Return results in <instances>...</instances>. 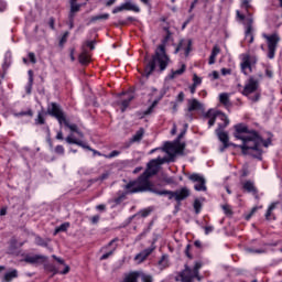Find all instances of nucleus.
I'll list each match as a JSON object with an SVG mask.
<instances>
[{"label":"nucleus","instance_id":"nucleus-33","mask_svg":"<svg viewBox=\"0 0 282 282\" xmlns=\"http://www.w3.org/2000/svg\"><path fill=\"white\" fill-rule=\"evenodd\" d=\"M219 102L225 107H230V95H228V93H221L219 95Z\"/></svg>","mask_w":282,"mask_h":282},{"label":"nucleus","instance_id":"nucleus-62","mask_svg":"<svg viewBox=\"0 0 282 282\" xmlns=\"http://www.w3.org/2000/svg\"><path fill=\"white\" fill-rule=\"evenodd\" d=\"M184 98H185L184 91H181L177 95L176 100H177V102H184Z\"/></svg>","mask_w":282,"mask_h":282},{"label":"nucleus","instance_id":"nucleus-41","mask_svg":"<svg viewBox=\"0 0 282 282\" xmlns=\"http://www.w3.org/2000/svg\"><path fill=\"white\" fill-rule=\"evenodd\" d=\"M151 213H153V208L148 207L144 209H141L137 215H140V217H142L143 219L149 217V215H151Z\"/></svg>","mask_w":282,"mask_h":282},{"label":"nucleus","instance_id":"nucleus-28","mask_svg":"<svg viewBox=\"0 0 282 282\" xmlns=\"http://www.w3.org/2000/svg\"><path fill=\"white\" fill-rule=\"evenodd\" d=\"M78 61L80 65H89V63H91V57L87 51H83L78 56Z\"/></svg>","mask_w":282,"mask_h":282},{"label":"nucleus","instance_id":"nucleus-31","mask_svg":"<svg viewBox=\"0 0 282 282\" xmlns=\"http://www.w3.org/2000/svg\"><path fill=\"white\" fill-rule=\"evenodd\" d=\"M138 279H140V272L132 271L124 276L123 282H138Z\"/></svg>","mask_w":282,"mask_h":282},{"label":"nucleus","instance_id":"nucleus-30","mask_svg":"<svg viewBox=\"0 0 282 282\" xmlns=\"http://www.w3.org/2000/svg\"><path fill=\"white\" fill-rule=\"evenodd\" d=\"M50 241H52V239L50 238L45 239L41 236L35 237V245L40 246L41 248H47L50 246Z\"/></svg>","mask_w":282,"mask_h":282},{"label":"nucleus","instance_id":"nucleus-37","mask_svg":"<svg viewBox=\"0 0 282 282\" xmlns=\"http://www.w3.org/2000/svg\"><path fill=\"white\" fill-rule=\"evenodd\" d=\"M108 19H109V13L94 15L90 18V23H96V21H107Z\"/></svg>","mask_w":282,"mask_h":282},{"label":"nucleus","instance_id":"nucleus-60","mask_svg":"<svg viewBox=\"0 0 282 282\" xmlns=\"http://www.w3.org/2000/svg\"><path fill=\"white\" fill-rule=\"evenodd\" d=\"M191 248H193V246L187 245L185 249V254L188 257V259H193V254H191Z\"/></svg>","mask_w":282,"mask_h":282},{"label":"nucleus","instance_id":"nucleus-40","mask_svg":"<svg viewBox=\"0 0 282 282\" xmlns=\"http://www.w3.org/2000/svg\"><path fill=\"white\" fill-rule=\"evenodd\" d=\"M221 113L223 112H220V111H215L213 109H209L207 112H205L204 118H208V119L217 118V116H221Z\"/></svg>","mask_w":282,"mask_h":282},{"label":"nucleus","instance_id":"nucleus-35","mask_svg":"<svg viewBox=\"0 0 282 282\" xmlns=\"http://www.w3.org/2000/svg\"><path fill=\"white\" fill-rule=\"evenodd\" d=\"M158 265L160 267V270H166V268H169V256L163 254L159 260Z\"/></svg>","mask_w":282,"mask_h":282},{"label":"nucleus","instance_id":"nucleus-16","mask_svg":"<svg viewBox=\"0 0 282 282\" xmlns=\"http://www.w3.org/2000/svg\"><path fill=\"white\" fill-rule=\"evenodd\" d=\"M252 130H249L248 129V126L243 124V123H238L235 126V132H234V138H236V140H245V138L247 135H243V133H249L250 135V132Z\"/></svg>","mask_w":282,"mask_h":282},{"label":"nucleus","instance_id":"nucleus-1","mask_svg":"<svg viewBox=\"0 0 282 282\" xmlns=\"http://www.w3.org/2000/svg\"><path fill=\"white\" fill-rule=\"evenodd\" d=\"M153 175H158V162L155 160L149 162L148 170H145L137 180L130 181L124 185V191L132 193V195L135 193H154V195L167 197L170 200L175 199V208H180L182 202L191 197V189H188V187H181L176 191L158 189L155 185L150 182Z\"/></svg>","mask_w":282,"mask_h":282},{"label":"nucleus","instance_id":"nucleus-24","mask_svg":"<svg viewBox=\"0 0 282 282\" xmlns=\"http://www.w3.org/2000/svg\"><path fill=\"white\" fill-rule=\"evenodd\" d=\"M117 197H115L113 202L117 206H119V204L123 200V199H127V196L128 195H133V193L129 192V189H126L124 192L122 191H119L117 193Z\"/></svg>","mask_w":282,"mask_h":282},{"label":"nucleus","instance_id":"nucleus-14","mask_svg":"<svg viewBox=\"0 0 282 282\" xmlns=\"http://www.w3.org/2000/svg\"><path fill=\"white\" fill-rule=\"evenodd\" d=\"M119 240L120 239L115 238L110 242H108V245H106L105 247L101 248V250H109V248H111V249L100 257V261H107V259H109V257H111L113 254V252H116L118 245H115V243H117V241H119Z\"/></svg>","mask_w":282,"mask_h":282},{"label":"nucleus","instance_id":"nucleus-44","mask_svg":"<svg viewBox=\"0 0 282 282\" xmlns=\"http://www.w3.org/2000/svg\"><path fill=\"white\" fill-rule=\"evenodd\" d=\"M276 208V203H272L269 207L268 210L265 213V219L268 221H270V217H272V210H274Z\"/></svg>","mask_w":282,"mask_h":282},{"label":"nucleus","instance_id":"nucleus-15","mask_svg":"<svg viewBox=\"0 0 282 282\" xmlns=\"http://www.w3.org/2000/svg\"><path fill=\"white\" fill-rule=\"evenodd\" d=\"M123 10H127L128 12H140V7L131 3L130 1L122 3L119 7H116L112 10V14H118V12H122Z\"/></svg>","mask_w":282,"mask_h":282},{"label":"nucleus","instance_id":"nucleus-4","mask_svg":"<svg viewBox=\"0 0 282 282\" xmlns=\"http://www.w3.org/2000/svg\"><path fill=\"white\" fill-rule=\"evenodd\" d=\"M47 113L52 118H56L59 127L65 126L66 129H69L72 133H77V135H83V132L78 130V126L76 123H70L69 119H67V115H65V111L63 110V107L58 102L52 101L47 106Z\"/></svg>","mask_w":282,"mask_h":282},{"label":"nucleus","instance_id":"nucleus-10","mask_svg":"<svg viewBox=\"0 0 282 282\" xmlns=\"http://www.w3.org/2000/svg\"><path fill=\"white\" fill-rule=\"evenodd\" d=\"M257 57H252L249 54L245 55L241 63V72L245 76L252 74V65H256Z\"/></svg>","mask_w":282,"mask_h":282},{"label":"nucleus","instance_id":"nucleus-6","mask_svg":"<svg viewBox=\"0 0 282 282\" xmlns=\"http://www.w3.org/2000/svg\"><path fill=\"white\" fill-rule=\"evenodd\" d=\"M237 19H239V21H245L243 25L246 26V31H245V36L248 40L249 44L254 43V34L252 33V25L254 23V18L252 17V13H248V15L246 17L243 13L237 11Z\"/></svg>","mask_w":282,"mask_h":282},{"label":"nucleus","instance_id":"nucleus-64","mask_svg":"<svg viewBox=\"0 0 282 282\" xmlns=\"http://www.w3.org/2000/svg\"><path fill=\"white\" fill-rule=\"evenodd\" d=\"M242 8H246L247 12L250 10V0H243L242 1Z\"/></svg>","mask_w":282,"mask_h":282},{"label":"nucleus","instance_id":"nucleus-56","mask_svg":"<svg viewBox=\"0 0 282 282\" xmlns=\"http://www.w3.org/2000/svg\"><path fill=\"white\" fill-rule=\"evenodd\" d=\"M261 144L268 149V147L272 145V139L271 138H268L267 140H263L261 141Z\"/></svg>","mask_w":282,"mask_h":282},{"label":"nucleus","instance_id":"nucleus-9","mask_svg":"<svg viewBox=\"0 0 282 282\" xmlns=\"http://www.w3.org/2000/svg\"><path fill=\"white\" fill-rule=\"evenodd\" d=\"M216 135L218 137V140L223 143V147L219 148L220 153H224L226 149L229 147H234V149H237L239 144L230 142V138L228 137V132L219 131L216 132Z\"/></svg>","mask_w":282,"mask_h":282},{"label":"nucleus","instance_id":"nucleus-58","mask_svg":"<svg viewBox=\"0 0 282 282\" xmlns=\"http://www.w3.org/2000/svg\"><path fill=\"white\" fill-rule=\"evenodd\" d=\"M29 61L33 64L36 65V55L32 52L29 53Z\"/></svg>","mask_w":282,"mask_h":282},{"label":"nucleus","instance_id":"nucleus-48","mask_svg":"<svg viewBox=\"0 0 282 282\" xmlns=\"http://www.w3.org/2000/svg\"><path fill=\"white\" fill-rule=\"evenodd\" d=\"M120 153H121L120 151L113 150L109 154H104V158H106V160H111L113 158H118V155H120Z\"/></svg>","mask_w":282,"mask_h":282},{"label":"nucleus","instance_id":"nucleus-34","mask_svg":"<svg viewBox=\"0 0 282 282\" xmlns=\"http://www.w3.org/2000/svg\"><path fill=\"white\" fill-rule=\"evenodd\" d=\"M159 102H160V100H154L147 110L141 112V118H147V116H151V113H153V109H155V107H158Z\"/></svg>","mask_w":282,"mask_h":282},{"label":"nucleus","instance_id":"nucleus-19","mask_svg":"<svg viewBox=\"0 0 282 282\" xmlns=\"http://www.w3.org/2000/svg\"><path fill=\"white\" fill-rule=\"evenodd\" d=\"M24 263H30L31 265H36V263H45V257L41 254H35V256L26 254L24 257Z\"/></svg>","mask_w":282,"mask_h":282},{"label":"nucleus","instance_id":"nucleus-22","mask_svg":"<svg viewBox=\"0 0 282 282\" xmlns=\"http://www.w3.org/2000/svg\"><path fill=\"white\" fill-rule=\"evenodd\" d=\"M70 10L68 15L76 17L77 12L83 8V4L78 3V0H69Z\"/></svg>","mask_w":282,"mask_h":282},{"label":"nucleus","instance_id":"nucleus-8","mask_svg":"<svg viewBox=\"0 0 282 282\" xmlns=\"http://www.w3.org/2000/svg\"><path fill=\"white\" fill-rule=\"evenodd\" d=\"M194 279H197V275H195L193 269H189L188 265H185V269L175 276L176 282H193Z\"/></svg>","mask_w":282,"mask_h":282},{"label":"nucleus","instance_id":"nucleus-7","mask_svg":"<svg viewBox=\"0 0 282 282\" xmlns=\"http://www.w3.org/2000/svg\"><path fill=\"white\" fill-rule=\"evenodd\" d=\"M184 149H186V143H180V141H177V144L167 141L163 147L164 153L170 155L169 162L174 161L173 158H175V153H184Z\"/></svg>","mask_w":282,"mask_h":282},{"label":"nucleus","instance_id":"nucleus-5","mask_svg":"<svg viewBox=\"0 0 282 282\" xmlns=\"http://www.w3.org/2000/svg\"><path fill=\"white\" fill-rule=\"evenodd\" d=\"M262 36L267 41V58L272 61L276 56V48L279 47V43H281V36H279V33H272L270 35L263 33Z\"/></svg>","mask_w":282,"mask_h":282},{"label":"nucleus","instance_id":"nucleus-32","mask_svg":"<svg viewBox=\"0 0 282 282\" xmlns=\"http://www.w3.org/2000/svg\"><path fill=\"white\" fill-rule=\"evenodd\" d=\"M142 138H144V128H140L135 134L130 139V144H133L134 142H141Z\"/></svg>","mask_w":282,"mask_h":282},{"label":"nucleus","instance_id":"nucleus-20","mask_svg":"<svg viewBox=\"0 0 282 282\" xmlns=\"http://www.w3.org/2000/svg\"><path fill=\"white\" fill-rule=\"evenodd\" d=\"M203 108L204 106L202 105V102H199V100L197 99L188 100V106H187L188 113H193V111H202Z\"/></svg>","mask_w":282,"mask_h":282},{"label":"nucleus","instance_id":"nucleus-12","mask_svg":"<svg viewBox=\"0 0 282 282\" xmlns=\"http://www.w3.org/2000/svg\"><path fill=\"white\" fill-rule=\"evenodd\" d=\"M181 50H184L185 56H188L193 51V40L181 39L174 54H178Z\"/></svg>","mask_w":282,"mask_h":282},{"label":"nucleus","instance_id":"nucleus-53","mask_svg":"<svg viewBox=\"0 0 282 282\" xmlns=\"http://www.w3.org/2000/svg\"><path fill=\"white\" fill-rule=\"evenodd\" d=\"M55 23H56V20L54 19V17H51L48 19V26L51 30H56Z\"/></svg>","mask_w":282,"mask_h":282},{"label":"nucleus","instance_id":"nucleus-59","mask_svg":"<svg viewBox=\"0 0 282 282\" xmlns=\"http://www.w3.org/2000/svg\"><path fill=\"white\" fill-rule=\"evenodd\" d=\"M48 272H53V274H58V269L54 264L47 267Z\"/></svg>","mask_w":282,"mask_h":282},{"label":"nucleus","instance_id":"nucleus-50","mask_svg":"<svg viewBox=\"0 0 282 282\" xmlns=\"http://www.w3.org/2000/svg\"><path fill=\"white\" fill-rule=\"evenodd\" d=\"M221 208L227 217H230L232 215V209L230 208V205H223Z\"/></svg>","mask_w":282,"mask_h":282},{"label":"nucleus","instance_id":"nucleus-57","mask_svg":"<svg viewBox=\"0 0 282 282\" xmlns=\"http://www.w3.org/2000/svg\"><path fill=\"white\" fill-rule=\"evenodd\" d=\"M99 221H100L99 215H95V216L90 217V224H93L94 226H96V224H98Z\"/></svg>","mask_w":282,"mask_h":282},{"label":"nucleus","instance_id":"nucleus-39","mask_svg":"<svg viewBox=\"0 0 282 282\" xmlns=\"http://www.w3.org/2000/svg\"><path fill=\"white\" fill-rule=\"evenodd\" d=\"M199 270H202V262L197 261L195 262L192 272L194 273V276H196L198 281L202 280V278L199 276Z\"/></svg>","mask_w":282,"mask_h":282},{"label":"nucleus","instance_id":"nucleus-43","mask_svg":"<svg viewBox=\"0 0 282 282\" xmlns=\"http://www.w3.org/2000/svg\"><path fill=\"white\" fill-rule=\"evenodd\" d=\"M173 36V33H166V35L162 39L161 44L158 47H164L166 50V43L171 41V37Z\"/></svg>","mask_w":282,"mask_h":282},{"label":"nucleus","instance_id":"nucleus-27","mask_svg":"<svg viewBox=\"0 0 282 282\" xmlns=\"http://www.w3.org/2000/svg\"><path fill=\"white\" fill-rule=\"evenodd\" d=\"M132 100H133V95H130L128 98L122 99L121 101L118 102L122 113H124V111L129 109V105H131Z\"/></svg>","mask_w":282,"mask_h":282},{"label":"nucleus","instance_id":"nucleus-25","mask_svg":"<svg viewBox=\"0 0 282 282\" xmlns=\"http://www.w3.org/2000/svg\"><path fill=\"white\" fill-rule=\"evenodd\" d=\"M220 120L221 123H218V128L216 129V132L224 131L228 124H230V119H228V116L226 113H220Z\"/></svg>","mask_w":282,"mask_h":282},{"label":"nucleus","instance_id":"nucleus-3","mask_svg":"<svg viewBox=\"0 0 282 282\" xmlns=\"http://www.w3.org/2000/svg\"><path fill=\"white\" fill-rule=\"evenodd\" d=\"M261 142H263V137H261L258 131L251 130L250 134L242 139V144L238 145L237 149H241L242 155H250L249 151H256L253 158H256V160H263Z\"/></svg>","mask_w":282,"mask_h":282},{"label":"nucleus","instance_id":"nucleus-18","mask_svg":"<svg viewBox=\"0 0 282 282\" xmlns=\"http://www.w3.org/2000/svg\"><path fill=\"white\" fill-rule=\"evenodd\" d=\"M242 188L246 191V193H251L256 199H259V189L257 186H254V182L252 181H245L242 183Z\"/></svg>","mask_w":282,"mask_h":282},{"label":"nucleus","instance_id":"nucleus-51","mask_svg":"<svg viewBox=\"0 0 282 282\" xmlns=\"http://www.w3.org/2000/svg\"><path fill=\"white\" fill-rule=\"evenodd\" d=\"M55 153H57V155H65V148L63 145H56Z\"/></svg>","mask_w":282,"mask_h":282},{"label":"nucleus","instance_id":"nucleus-13","mask_svg":"<svg viewBox=\"0 0 282 282\" xmlns=\"http://www.w3.org/2000/svg\"><path fill=\"white\" fill-rule=\"evenodd\" d=\"M188 180H191V182H198V184L194 186L195 191H206V178H204V176L199 175L198 173H193L188 176Z\"/></svg>","mask_w":282,"mask_h":282},{"label":"nucleus","instance_id":"nucleus-49","mask_svg":"<svg viewBox=\"0 0 282 282\" xmlns=\"http://www.w3.org/2000/svg\"><path fill=\"white\" fill-rule=\"evenodd\" d=\"M141 281L142 282H153V275L147 274V273H142L141 274Z\"/></svg>","mask_w":282,"mask_h":282},{"label":"nucleus","instance_id":"nucleus-45","mask_svg":"<svg viewBox=\"0 0 282 282\" xmlns=\"http://www.w3.org/2000/svg\"><path fill=\"white\" fill-rule=\"evenodd\" d=\"M17 118H23V116H29V118H32L34 116V111L32 109H29L26 111H20L15 113Z\"/></svg>","mask_w":282,"mask_h":282},{"label":"nucleus","instance_id":"nucleus-29","mask_svg":"<svg viewBox=\"0 0 282 282\" xmlns=\"http://www.w3.org/2000/svg\"><path fill=\"white\" fill-rule=\"evenodd\" d=\"M184 72H186V64H182L181 68L176 69V70H171V74L169 75V78L171 80H174V78H177V76H182V74H184Z\"/></svg>","mask_w":282,"mask_h":282},{"label":"nucleus","instance_id":"nucleus-2","mask_svg":"<svg viewBox=\"0 0 282 282\" xmlns=\"http://www.w3.org/2000/svg\"><path fill=\"white\" fill-rule=\"evenodd\" d=\"M171 65V55L166 53L164 46H158L151 59L144 66V74L147 78L153 74V72H159L162 74L166 72Z\"/></svg>","mask_w":282,"mask_h":282},{"label":"nucleus","instance_id":"nucleus-21","mask_svg":"<svg viewBox=\"0 0 282 282\" xmlns=\"http://www.w3.org/2000/svg\"><path fill=\"white\" fill-rule=\"evenodd\" d=\"M66 142H67V144H76L77 147H82V149H87V151H91V147L87 145V143H85L78 139L73 138L72 134H69L66 138Z\"/></svg>","mask_w":282,"mask_h":282},{"label":"nucleus","instance_id":"nucleus-61","mask_svg":"<svg viewBox=\"0 0 282 282\" xmlns=\"http://www.w3.org/2000/svg\"><path fill=\"white\" fill-rule=\"evenodd\" d=\"M193 82V85H202V78H199L197 75H194Z\"/></svg>","mask_w":282,"mask_h":282},{"label":"nucleus","instance_id":"nucleus-23","mask_svg":"<svg viewBox=\"0 0 282 282\" xmlns=\"http://www.w3.org/2000/svg\"><path fill=\"white\" fill-rule=\"evenodd\" d=\"M14 279H19V271L13 269L4 274L2 282H12Z\"/></svg>","mask_w":282,"mask_h":282},{"label":"nucleus","instance_id":"nucleus-52","mask_svg":"<svg viewBox=\"0 0 282 282\" xmlns=\"http://www.w3.org/2000/svg\"><path fill=\"white\" fill-rule=\"evenodd\" d=\"M74 19H76V15H68V28H69V30H74Z\"/></svg>","mask_w":282,"mask_h":282},{"label":"nucleus","instance_id":"nucleus-47","mask_svg":"<svg viewBox=\"0 0 282 282\" xmlns=\"http://www.w3.org/2000/svg\"><path fill=\"white\" fill-rule=\"evenodd\" d=\"M194 210L196 215H199L202 213V202H199V199L194 200Z\"/></svg>","mask_w":282,"mask_h":282},{"label":"nucleus","instance_id":"nucleus-46","mask_svg":"<svg viewBox=\"0 0 282 282\" xmlns=\"http://www.w3.org/2000/svg\"><path fill=\"white\" fill-rule=\"evenodd\" d=\"M128 21L133 22V21H135V18L128 17L127 20H119L118 23H116V26L118 28L119 25H121V26L128 25V23H129Z\"/></svg>","mask_w":282,"mask_h":282},{"label":"nucleus","instance_id":"nucleus-54","mask_svg":"<svg viewBox=\"0 0 282 282\" xmlns=\"http://www.w3.org/2000/svg\"><path fill=\"white\" fill-rule=\"evenodd\" d=\"M85 45L86 47H89V50L91 51L96 50V41H87Z\"/></svg>","mask_w":282,"mask_h":282},{"label":"nucleus","instance_id":"nucleus-55","mask_svg":"<svg viewBox=\"0 0 282 282\" xmlns=\"http://www.w3.org/2000/svg\"><path fill=\"white\" fill-rule=\"evenodd\" d=\"M259 210V207H253L250 213L246 216V220L249 221V219H252V215Z\"/></svg>","mask_w":282,"mask_h":282},{"label":"nucleus","instance_id":"nucleus-26","mask_svg":"<svg viewBox=\"0 0 282 282\" xmlns=\"http://www.w3.org/2000/svg\"><path fill=\"white\" fill-rule=\"evenodd\" d=\"M221 52V48H219L218 45H215L212 50L210 56H209V61L208 64L209 65H215L216 61H217V55Z\"/></svg>","mask_w":282,"mask_h":282},{"label":"nucleus","instance_id":"nucleus-11","mask_svg":"<svg viewBox=\"0 0 282 282\" xmlns=\"http://www.w3.org/2000/svg\"><path fill=\"white\" fill-rule=\"evenodd\" d=\"M259 89V79H256L254 77H249L247 80L243 90L242 96H250V94H254Z\"/></svg>","mask_w":282,"mask_h":282},{"label":"nucleus","instance_id":"nucleus-36","mask_svg":"<svg viewBox=\"0 0 282 282\" xmlns=\"http://www.w3.org/2000/svg\"><path fill=\"white\" fill-rule=\"evenodd\" d=\"M45 116H50V113H47V110L46 112L40 111L37 113V118L35 119V124H45Z\"/></svg>","mask_w":282,"mask_h":282},{"label":"nucleus","instance_id":"nucleus-38","mask_svg":"<svg viewBox=\"0 0 282 282\" xmlns=\"http://www.w3.org/2000/svg\"><path fill=\"white\" fill-rule=\"evenodd\" d=\"M72 226L69 223H64L55 228L54 235H58V232H67V229Z\"/></svg>","mask_w":282,"mask_h":282},{"label":"nucleus","instance_id":"nucleus-63","mask_svg":"<svg viewBox=\"0 0 282 282\" xmlns=\"http://www.w3.org/2000/svg\"><path fill=\"white\" fill-rule=\"evenodd\" d=\"M204 230H205V235H209L210 232H213L215 230V227L206 226V227H204Z\"/></svg>","mask_w":282,"mask_h":282},{"label":"nucleus","instance_id":"nucleus-17","mask_svg":"<svg viewBox=\"0 0 282 282\" xmlns=\"http://www.w3.org/2000/svg\"><path fill=\"white\" fill-rule=\"evenodd\" d=\"M155 251V245L152 243L151 247L142 250L140 253H138L134 257V261H139V263H143V261H147V259H149V257H151V254H153V252Z\"/></svg>","mask_w":282,"mask_h":282},{"label":"nucleus","instance_id":"nucleus-42","mask_svg":"<svg viewBox=\"0 0 282 282\" xmlns=\"http://www.w3.org/2000/svg\"><path fill=\"white\" fill-rule=\"evenodd\" d=\"M67 39H69V31L63 33L62 37L59 39L58 46L65 47V43H67Z\"/></svg>","mask_w":282,"mask_h":282}]
</instances>
